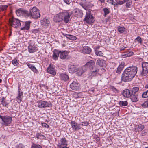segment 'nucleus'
Masks as SVG:
<instances>
[{"instance_id":"obj_1","label":"nucleus","mask_w":148,"mask_h":148,"mask_svg":"<svg viewBox=\"0 0 148 148\" xmlns=\"http://www.w3.org/2000/svg\"><path fill=\"white\" fill-rule=\"evenodd\" d=\"M137 67L136 66H129L123 71L121 77L122 81L128 82L132 80L137 72Z\"/></svg>"},{"instance_id":"obj_2","label":"nucleus","mask_w":148,"mask_h":148,"mask_svg":"<svg viewBox=\"0 0 148 148\" xmlns=\"http://www.w3.org/2000/svg\"><path fill=\"white\" fill-rule=\"evenodd\" d=\"M30 14L34 18H38L40 17V12L39 10L36 7L31 8L30 9Z\"/></svg>"},{"instance_id":"obj_3","label":"nucleus","mask_w":148,"mask_h":148,"mask_svg":"<svg viewBox=\"0 0 148 148\" xmlns=\"http://www.w3.org/2000/svg\"><path fill=\"white\" fill-rule=\"evenodd\" d=\"M90 71L88 73L87 77L89 79H91L93 77L100 75L99 72V69L96 66L90 69Z\"/></svg>"},{"instance_id":"obj_4","label":"nucleus","mask_w":148,"mask_h":148,"mask_svg":"<svg viewBox=\"0 0 148 148\" xmlns=\"http://www.w3.org/2000/svg\"><path fill=\"white\" fill-rule=\"evenodd\" d=\"M62 12L63 21L65 23H68L70 20L71 16L73 14V12L70 10H67L65 11Z\"/></svg>"},{"instance_id":"obj_5","label":"nucleus","mask_w":148,"mask_h":148,"mask_svg":"<svg viewBox=\"0 0 148 148\" xmlns=\"http://www.w3.org/2000/svg\"><path fill=\"white\" fill-rule=\"evenodd\" d=\"M84 20L88 24H90L94 22V18L92 15L91 14V11L90 10H88L86 11Z\"/></svg>"},{"instance_id":"obj_6","label":"nucleus","mask_w":148,"mask_h":148,"mask_svg":"<svg viewBox=\"0 0 148 148\" xmlns=\"http://www.w3.org/2000/svg\"><path fill=\"white\" fill-rule=\"evenodd\" d=\"M10 25L15 28H18L21 25L20 21L14 18H10L9 20Z\"/></svg>"},{"instance_id":"obj_7","label":"nucleus","mask_w":148,"mask_h":148,"mask_svg":"<svg viewBox=\"0 0 148 148\" xmlns=\"http://www.w3.org/2000/svg\"><path fill=\"white\" fill-rule=\"evenodd\" d=\"M0 118L3 122V125L5 126H7L10 124L12 120V118L8 116H2L0 115Z\"/></svg>"},{"instance_id":"obj_8","label":"nucleus","mask_w":148,"mask_h":148,"mask_svg":"<svg viewBox=\"0 0 148 148\" xmlns=\"http://www.w3.org/2000/svg\"><path fill=\"white\" fill-rule=\"evenodd\" d=\"M16 14L18 16H29V12L23 9L20 8L16 10Z\"/></svg>"},{"instance_id":"obj_9","label":"nucleus","mask_w":148,"mask_h":148,"mask_svg":"<svg viewBox=\"0 0 148 148\" xmlns=\"http://www.w3.org/2000/svg\"><path fill=\"white\" fill-rule=\"evenodd\" d=\"M142 66L143 69L140 75L142 76H145L148 73V63L143 62L142 63Z\"/></svg>"},{"instance_id":"obj_10","label":"nucleus","mask_w":148,"mask_h":148,"mask_svg":"<svg viewBox=\"0 0 148 148\" xmlns=\"http://www.w3.org/2000/svg\"><path fill=\"white\" fill-rule=\"evenodd\" d=\"M68 141L64 138H62L60 140L58 144V148H69L67 147Z\"/></svg>"},{"instance_id":"obj_11","label":"nucleus","mask_w":148,"mask_h":148,"mask_svg":"<svg viewBox=\"0 0 148 148\" xmlns=\"http://www.w3.org/2000/svg\"><path fill=\"white\" fill-rule=\"evenodd\" d=\"M37 106L40 108H42L51 107L52 104L46 101H40L38 102Z\"/></svg>"},{"instance_id":"obj_12","label":"nucleus","mask_w":148,"mask_h":148,"mask_svg":"<svg viewBox=\"0 0 148 148\" xmlns=\"http://www.w3.org/2000/svg\"><path fill=\"white\" fill-rule=\"evenodd\" d=\"M70 88L71 89L75 90H78L80 89V85L77 81H73L70 85Z\"/></svg>"},{"instance_id":"obj_13","label":"nucleus","mask_w":148,"mask_h":148,"mask_svg":"<svg viewBox=\"0 0 148 148\" xmlns=\"http://www.w3.org/2000/svg\"><path fill=\"white\" fill-rule=\"evenodd\" d=\"M75 16L77 18H81L82 17L83 14L82 10L76 8L73 10Z\"/></svg>"},{"instance_id":"obj_14","label":"nucleus","mask_w":148,"mask_h":148,"mask_svg":"<svg viewBox=\"0 0 148 148\" xmlns=\"http://www.w3.org/2000/svg\"><path fill=\"white\" fill-rule=\"evenodd\" d=\"M24 26L21 28V30H28L30 28V25L31 22L28 21L24 22H22Z\"/></svg>"},{"instance_id":"obj_15","label":"nucleus","mask_w":148,"mask_h":148,"mask_svg":"<svg viewBox=\"0 0 148 148\" xmlns=\"http://www.w3.org/2000/svg\"><path fill=\"white\" fill-rule=\"evenodd\" d=\"M87 70L86 66H83L78 68L77 74L79 76L81 75L83 73L85 72Z\"/></svg>"},{"instance_id":"obj_16","label":"nucleus","mask_w":148,"mask_h":148,"mask_svg":"<svg viewBox=\"0 0 148 148\" xmlns=\"http://www.w3.org/2000/svg\"><path fill=\"white\" fill-rule=\"evenodd\" d=\"M47 70L48 73L52 74L54 76L56 74V72L55 68L53 66L50 65L47 68Z\"/></svg>"},{"instance_id":"obj_17","label":"nucleus","mask_w":148,"mask_h":148,"mask_svg":"<svg viewBox=\"0 0 148 148\" xmlns=\"http://www.w3.org/2000/svg\"><path fill=\"white\" fill-rule=\"evenodd\" d=\"M71 125L73 130L74 131H77L81 129V127L78 125L77 123L74 121H72L71 123Z\"/></svg>"},{"instance_id":"obj_18","label":"nucleus","mask_w":148,"mask_h":148,"mask_svg":"<svg viewBox=\"0 0 148 148\" xmlns=\"http://www.w3.org/2000/svg\"><path fill=\"white\" fill-rule=\"evenodd\" d=\"M53 20L56 22H60L63 21L62 12H61L54 16Z\"/></svg>"},{"instance_id":"obj_19","label":"nucleus","mask_w":148,"mask_h":148,"mask_svg":"<svg viewBox=\"0 0 148 148\" xmlns=\"http://www.w3.org/2000/svg\"><path fill=\"white\" fill-rule=\"evenodd\" d=\"M60 52V51L56 49L54 50L53 51V59L55 60H58Z\"/></svg>"},{"instance_id":"obj_20","label":"nucleus","mask_w":148,"mask_h":148,"mask_svg":"<svg viewBox=\"0 0 148 148\" xmlns=\"http://www.w3.org/2000/svg\"><path fill=\"white\" fill-rule=\"evenodd\" d=\"M23 92L21 91V89L19 87L18 89V95L16 97L17 101L18 103H20L22 100L23 98Z\"/></svg>"},{"instance_id":"obj_21","label":"nucleus","mask_w":148,"mask_h":148,"mask_svg":"<svg viewBox=\"0 0 148 148\" xmlns=\"http://www.w3.org/2000/svg\"><path fill=\"white\" fill-rule=\"evenodd\" d=\"M117 29L120 33L125 34L127 32V29L124 27L119 26L117 27Z\"/></svg>"},{"instance_id":"obj_22","label":"nucleus","mask_w":148,"mask_h":148,"mask_svg":"<svg viewBox=\"0 0 148 148\" xmlns=\"http://www.w3.org/2000/svg\"><path fill=\"white\" fill-rule=\"evenodd\" d=\"M95 62L93 60H92L87 62L84 66H86V68L87 67L90 69L95 66Z\"/></svg>"},{"instance_id":"obj_23","label":"nucleus","mask_w":148,"mask_h":148,"mask_svg":"<svg viewBox=\"0 0 148 148\" xmlns=\"http://www.w3.org/2000/svg\"><path fill=\"white\" fill-rule=\"evenodd\" d=\"M91 51V49L88 46L83 47L82 52L84 54H88L90 53Z\"/></svg>"},{"instance_id":"obj_24","label":"nucleus","mask_w":148,"mask_h":148,"mask_svg":"<svg viewBox=\"0 0 148 148\" xmlns=\"http://www.w3.org/2000/svg\"><path fill=\"white\" fill-rule=\"evenodd\" d=\"M77 68L74 65H70L69 66V71L70 73H73L77 71Z\"/></svg>"},{"instance_id":"obj_25","label":"nucleus","mask_w":148,"mask_h":148,"mask_svg":"<svg viewBox=\"0 0 148 148\" xmlns=\"http://www.w3.org/2000/svg\"><path fill=\"white\" fill-rule=\"evenodd\" d=\"M41 23L45 27H47L50 23L49 21L47 19L44 18L41 21Z\"/></svg>"},{"instance_id":"obj_26","label":"nucleus","mask_w":148,"mask_h":148,"mask_svg":"<svg viewBox=\"0 0 148 148\" xmlns=\"http://www.w3.org/2000/svg\"><path fill=\"white\" fill-rule=\"evenodd\" d=\"M131 90L126 89L123 91V95L125 97H129L131 95Z\"/></svg>"},{"instance_id":"obj_27","label":"nucleus","mask_w":148,"mask_h":148,"mask_svg":"<svg viewBox=\"0 0 148 148\" xmlns=\"http://www.w3.org/2000/svg\"><path fill=\"white\" fill-rule=\"evenodd\" d=\"M60 58L62 59H64L66 58L68 55V53L66 51L62 52L60 51Z\"/></svg>"},{"instance_id":"obj_28","label":"nucleus","mask_w":148,"mask_h":148,"mask_svg":"<svg viewBox=\"0 0 148 148\" xmlns=\"http://www.w3.org/2000/svg\"><path fill=\"white\" fill-rule=\"evenodd\" d=\"M130 96V99L132 101L134 102L137 101L138 100V96L136 94H132Z\"/></svg>"},{"instance_id":"obj_29","label":"nucleus","mask_w":148,"mask_h":148,"mask_svg":"<svg viewBox=\"0 0 148 148\" xmlns=\"http://www.w3.org/2000/svg\"><path fill=\"white\" fill-rule=\"evenodd\" d=\"M97 64L100 66L103 67L106 65L105 61L103 59H98L97 61Z\"/></svg>"},{"instance_id":"obj_30","label":"nucleus","mask_w":148,"mask_h":148,"mask_svg":"<svg viewBox=\"0 0 148 148\" xmlns=\"http://www.w3.org/2000/svg\"><path fill=\"white\" fill-rule=\"evenodd\" d=\"M124 65L125 63L122 62L117 68V70L116 71V72L117 73H120L123 68Z\"/></svg>"},{"instance_id":"obj_31","label":"nucleus","mask_w":148,"mask_h":148,"mask_svg":"<svg viewBox=\"0 0 148 148\" xmlns=\"http://www.w3.org/2000/svg\"><path fill=\"white\" fill-rule=\"evenodd\" d=\"M60 79L64 81H67L69 78L68 76L66 74L64 73H62L60 75Z\"/></svg>"},{"instance_id":"obj_32","label":"nucleus","mask_w":148,"mask_h":148,"mask_svg":"<svg viewBox=\"0 0 148 148\" xmlns=\"http://www.w3.org/2000/svg\"><path fill=\"white\" fill-rule=\"evenodd\" d=\"M124 2L126 3L125 6L127 8H130L132 4V0H124Z\"/></svg>"},{"instance_id":"obj_33","label":"nucleus","mask_w":148,"mask_h":148,"mask_svg":"<svg viewBox=\"0 0 148 148\" xmlns=\"http://www.w3.org/2000/svg\"><path fill=\"white\" fill-rule=\"evenodd\" d=\"M28 51L30 53H32L35 52L36 50L34 47L32 46L31 45H29L28 47Z\"/></svg>"},{"instance_id":"obj_34","label":"nucleus","mask_w":148,"mask_h":148,"mask_svg":"<svg viewBox=\"0 0 148 148\" xmlns=\"http://www.w3.org/2000/svg\"><path fill=\"white\" fill-rule=\"evenodd\" d=\"M136 128L135 129V131L136 132L141 131L144 128V126L143 125L141 124H139L136 127Z\"/></svg>"},{"instance_id":"obj_35","label":"nucleus","mask_w":148,"mask_h":148,"mask_svg":"<svg viewBox=\"0 0 148 148\" xmlns=\"http://www.w3.org/2000/svg\"><path fill=\"white\" fill-rule=\"evenodd\" d=\"M1 104L3 105V106H6L8 104V103H7L5 101V97H3L1 99Z\"/></svg>"},{"instance_id":"obj_36","label":"nucleus","mask_w":148,"mask_h":148,"mask_svg":"<svg viewBox=\"0 0 148 148\" xmlns=\"http://www.w3.org/2000/svg\"><path fill=\"white\" fill-rule=\"evenodd\" d=\"M139 88L138 87H134L131 90L132 94H136V92L139 90Z\"/></svg>"},{"instance_id":"obj_37","label":"nucleus","mask_w":148,"mask_h":148,"mask_svg":"<svg viewBox=\"0 0 148 148\" xmlns=\"http://www.w3.org/2000/svg\"><path fill=\"white\" fill-rule=\"evenodd\" d=\"M134 54V53L132 51H129L126 52L123 56H124V57H130L132 56Z\"/></svg>"},{"instance_id":"obj_38","label":"nucleus","mask_w":148,"mask_h":148,"mask_svg":"<svg viewBox=\"0 0 148 148\" xmlns=\"http://www.w3.org/2000/svg\"><path fill=\"white\" fill-rule=\"evenodd\" d=\"M8 7V5H0V11H5Z\"/></svg>"},{"instance_id":"obj_39","label":"nucleus","mask_w":148,"mask_h":148,"mask_svg":"<svg viewBox=\"0 0 148 148\" xmlns=\"http://www.w3.org/2000/svg\"><path fill=\"white\" fill-rule=\"evenodd\" d=\"M95 54L97 56H102L103 55V53L102 51L99 50H94Z\"/></svg>"},{"instance_id":"obj_40","label":"nucleus","mask_w":148,"mask_h":148,"mask_svg":"<svg viewBox=\"0 0 148 148\" xmlns=\"http://www.w3.org/2000/svg\"><path fill=\"white\" fill-rule=\"evenodd\" d=\"M67 38L70 40H75L77 38L76 37L74 36L69 34Z\"/></svg>"},{"instance_id":"obj_41","label":"nucleus","mask_w":148,"mask_h":148,"mask_svg":"<svg viewBox=\"0 0 148 148\" xmlns=\"http://www.w3.org/2000/svg\"><path fill=\"white\" fill-rule=\"evenodd\" d=\"M119 103L120 105L123 106H126L128 104L127 102L126 101H120Z\"/></svg>"},{"instance_id":"obj_42","label":"nucleus","mask_w":148,"mask_h":148,"mask_svg":"<svg viewBox=\"0 0 148 148\" xmlns=\"http://www.w3.org/2000/svg\"><path fill=\"white\" fill-rule=\"evenodd\" d=\"M143 98H145L148 97V90L144 92L142 95Z\"/></svg>"},{"instance_id":"obj_43","label":"nucleus","mask_w":148,"mask_h":148,"mask_svg":"<svg viewBox=\"0 0 148 148\" xmlns=\"http://www.w3.org/2000/svg\"><path fill=\"white\" fill-rule=\"evenodd\" d=\"M36 137L38 138L41 139L44 138L45 136L41 133H37L36 134Z\"/></svg>"},{"instance_id":"obj_44","label":"nucleus","mask_w":148,"mask_h":148,"mask_svg":"<svg viewBox=\"0 0 148 148\" xmlns=\"http://www.w3.org/2000/svg\"><path fill=\"white\" fill-rule=\"evenodd\" d=\"M89 123L87 121L82 122L80 123V125L82 126H87L88 125Z\"/></svg>"},{"instance_id":"obj_45","label":"nucleus","mask_w":148,"mask_h":148,"mask_svg":"<svg viewBox=\"0 0 148 148\" xmlns=\"http://www.w3.org/2000/svg\"><path fill=\"white\" fill-rule=\"evenodd\" d=\"M103 10L105 13V16H106V15L108 14L110 12L109 10L106 8H104Z\"/></svg>"},{"instance_id":"obj_46","label":"nucleus","mask_w":148,"mask_h":148,"mask_svg":"<svg viewBox=\"0 0 148 148\" xmlns=\"http://www.w3.org/2000/svg\"><path fill=\"white\" fill-rule=\"evenodd\" d=\"M33 72L36 73H38V71L36 68L34 66L30 69Z\"/></svg>"},{"instance_id":"obj_47","label":"nucleus","mask_w":148,"mask_h":148,"mask_svg":"<svg viewBox=\"0 0 148 148\" xmlns=\"http://www.w3.org/2000/svg\"><path fill=\"white\" fill-rule=\"evenodd\" d=\"M12 63L15 66H17L18 64V63L16 59L12 60Z\"/></svg>"},{"instance_id":"obj_48","label":"nucleus","mask_w":148,"mask_h":148,"mask_svg":"<svg viewBox=\"0 0 148 148\" xmlns=\"http://www.w3.org/2000/svg\"><path fill=\"white\" fill-rule=\"evenodd\" d=\"M135 40L138 42V43H142V40L141 39L140 36L137 37L135 39Z\"/></svg>"},{"instance_id":"obj_49","label":"nucleus","mask_w":148,"mask_h":148,"mask_svg":"<svg viewBox=\"0 0 148 148\" xmlns=\"http://www.w3.org/2000/svg\"><path fill=\"white\" fill-rule=\"evenodd\" d=\"M64 2L67 4H69L71 3L73 0H63Z\"/></svg>"},{"instance_id":"obj_50","label":"nucleus","mask_w":148,"mask_h":148,"mask_svg":"<svg viewBox=\"0 0 148 148\" xmlns=\"http://www.w3.org/2000/svg\"><path fill=\"white\" fill-rule=\"evenodd\" d=\"M43 127L45 128H48L49 126L46 123H41Z\"/></svg>"},{"instance_id":"obj_51","label":"nucleus","mask_w":148,"mask_h":148,"mask_svg":"<svg viewBox=\"0 0 148 148\" xmlns=\"http://www.w3.org/2000/svg\"><path fill=\"white\" fill-rule=\"evenodd\" d=\"M142 106L144 107H147L148 106V103L146 101L142 104Z\"/></svg>"},{"instance_id":"obj_52","label":"nucleus","mask_w":148,"mask_h":148,"mask_svg":"<svg viewBox=\"0 0 148 148\" xmlns=\"http://www.w3.org/2000/svg\"><path fill=\"white\" fill-rule=\"evenodd\" d=\"M117 4H118L119 5H123L124 3V0H123L122 1L117 0Z\"/></svg>"},{"instance_id":"obj_53","label":"nucleus","mask_w":148,"mask_h":148,"mask_svg":"<svg viewBox=\"0 0 148 148\" xmlns=\"http://www.w3.org/2000/svg\"><path fill=\"white\" fill-rule=\"evenodd\" d=\"M112 90L115 92V93H118V90L113 86L112 87Z\"/></svg>"},{"instance_id":"obj_54","label":"nucleus","mask_w":148,"mask_h":148,"mask_svg":"<svg viewBox=\"0 0 148 148\" xmlns=\"http://www.w3.org/2000/svg\"><path fill=\"white\" fill-rule=\"evenodd\" d=\"M32 148H42V147L40 145H37L32 146Z\"/></svg>"},{"instance_id":"obj_55","label":"nucleus","mask_w":148,"mask_h":148,"mask_svg":"<svg viewBox=\"0 0 148 148\" xmlns=\"http://www.w3.org/2000/svg\"><path fill=\"white\" fill-rule=\"evenodd\" d=\"M26 64H27V66H28V67L30 69H31V68L32 67V66H33V65L32 64H30L29 62H27V63H26Z\"/></svg>"},{"instance_id":"obj_56","label":"nucleus","mask_w":148,"mask_h":148,"mask_svg":"<svg viewBox=\"0 0 148 148\" xmlns=\"http://www.w3.org/2000/svg\"><path fill=\"white\" fill-rule=\"evenodd\" d=\"M79 4L80 5H81L84 9L86 10V7L82 3H80Z\"/></svg>"},{"instance_id":"obj_57","label":"nucleus","mask_w":148,"mask_h":148,"mask_svg":"<svg viewBox=\"0 0 148 148\" xmlns=\"http://www.w3.org/2000/svg\"><path fill=\"white\" fill-rule=\"evenodd\" d=\"M114 2L113 0H110V1L109 2V3L113 5H114Z\"/></svg>"},{"instance_id":"obj_58","label":"nucleus","mask_w":148,"mask_h":148,"mask_svg":"<svg viewBox=\"0 0 148 148\" xmlns=\"http://www.w3.org/2000/svg\"><path fill=\"white\" fill-rule=\"evenodd\" d=\"M62 34L64 36L66 37L67 38H68L69 34H68L65 33H62Z\"/></svg>"},{"instance_id":"obj_59","label":"nucleus","mask_w":148,"mask_h":148,"mask_svg":"<svg viewBox=\"0 0 148 148\" xmlns=\"http://www.w3.org/2000/svg\"><path fill=\"white\" fill-rule=\"evenodd\" d=\"M126 48V47L124 46L121 47V50H124Z\"/></svg>"},{"instance_id":"obj_60","label":"nucleus","mask_w":148,"mask_h":148,"mask_svg":"<svg viewBox=\"0 0 148 148\" xmlns=\"http://www.w3.org/2000/svg\"><path fill=\"white\" fill-rule=\"evenodd\" d=\"M100 47V46H97L95 48V50L96 49L97 50H98V49H99Z\"/></svg>"},{"instance_id":"obj_61","label":"nucleus","mask_w":148,"mask_h":148,"mask_svg":"<svg viewBox=\"0 0 148 148\" xmlns=\"http://www.w3.org/2000/svg\"><path fill=\"white\" fill-rule=\"evenodd\" d=\"M96 141H97V142L99 141L100 140V139H99V137H97L96 138Z\"/></svg>"},{"instance_id":"obj_62","label":"nucleus","mask_w":148,"mask_h":148,"mask_svg":"<svg viewBox=\"0 0 148 148\" xmlns=\"http://www.w3.org/2000/svg\"><path fill=\"white\" fill-rule=\"evenodd\" d=\"M114 6H115L116 5H119L118 4H117V2L116 1V2H114Z\"/></svg>"},{"instance_id":"obj_63","label":"nucleus","mask_w":148,"mask_h":148,"mask_svg":"<svg viewBox=\"0 0 148 148\" xmlns=\"http://www.w3.org/2000/svg\"><path fill=\"white\" fill-rule=\"evenodd\" d=\"M145 88H147L148 89V84H146L145 86Z\"/></svg>"},{"instance_id":"obj_64","label":"nucleus","mask_w":148,"mask_h":148,"mask_svg":"<svg viewBox=\"0 0 148 148\" xmlns=\"http://www.w3.org/2000/svg\"><path fill=\"white\" fill-rule=\"evenodd\" d=\"M2 82V80L1 79H0V83H1Z\"/></svg>"}]
</instances>
